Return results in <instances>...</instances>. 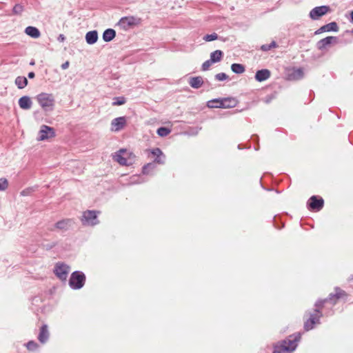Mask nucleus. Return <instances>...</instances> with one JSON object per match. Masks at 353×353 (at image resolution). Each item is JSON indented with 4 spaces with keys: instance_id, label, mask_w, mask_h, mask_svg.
I'll use <instances>...</instances> for the list:
<instances>
[{
    "instance_id": "1",
    "label": "nucleus",
    "mask_w": 353,
    "mask_h": 353,
    "mask_svg": "<svg viewBox=\"0 0 353 353\" xmlns=\"http://www.w3.org/2000/svg\"><path fill=\"white\" fill-rule=\"evenodd\" d=\"M301 339L299 333L290 336L285 340L277 343L274 346L273 353H292L297 347L298 342Z\"/></svg>"
},
{
    "instance_id": "2",
    "label": "nucleus",
    "mask_w": 353,
    "mask_h": 353,
    "mask_svg": "<svg viewBox=\"0 0 353 353\" xmlns=\"http://www.w3.org/2000/svg\"><path fill=\"white\" fill-rule=\"evenodd\" d=\"M323 306L318 307L316 306V309L313 312H306L304 315V329L306 331H309L314 328V327L320 323V318L322 316L321 310Z\"/></svg>"
},
{
    "instance_id": "3",
    "label": "nucleus",
    "mask_w": 353,
    "mask_h": 353,
    "mask_svg": "<svg viewBox=\"0 0 353 353\" xmlns=\"http://www.w3.org/2000/svg\"><path fill=\"white\" fill-rule=\"evenodd\" d=\"M37 100L44 111H52L54 106V98L52 94L41 93L37 95Z\"/></svg>"
},
{
    "instance_id": "4",
    "label": "nucleus",
    "mask_w": 353,
    "mask_h": 353,
    "mask_svg": "<svg viewBox=\"0 0 353 353\" xmlns=\"http://www.w3.org/2000/svg\"><path fill=\"white\" fill-rule=\"evenodd\" d=\"M85 282V275L80 271H74L72 273L69 279V285L73 290H79L83 288Z\"/></svg>"
},
{
    "instance_id": "5",
    "label": "nucleus",
    "mask_w": 353,
    "mask_h": 353,
    "mask_svg": "<svg viewBox=\"0 0 353 353\" xmlns=\"http://www.w3.org/2000/svg\"><path fill=\"white\" fill-rule=\"evenodd\" d=\"M347 297L346 292L340 289L336 288L334 290V293H331L329 295V297L324 300L318 301L315 305V306L320 307L323 306L324 303L330 301L332 304H335L339 299H344Z\"/></svg>"
},
{
    "instance_id": "6",
    "label": "nucleus",
    "mask_w": 353,
    "mask_h": 353,
    "mask_svg": "<svg viewBox=\"0 0 353 353\" xmlns=\"http://www.w3.org/2000/svg\"><path fill=\"white\" fill-rule=\"evenodd\" d=\"M70 270L69 265L64 263L58 262L54 265V273L61 281H65L67 280Z\"/></svg>"
},
{
    "instance_id": "7",
    "label": "nucleus",
    "mask_w": 353,
    "mask_h": 353,
    "mask_svg": "<svg viewBox=\"0 0 353 353\" xmlns=\"http://www.w3.org/2000/svg\"><path fill=\"white\" fill-rule=\"evenodd\" d=\"M235 105V101L231 98H225L222 99H214L208 102L210 108H228Z\"/></svg>"
},
{
    "instance_id": "8",
    "label": "nucleus",
    "mask_w": 353,
    "mask_h": 353,
    "mask_svg": "<svg viewBox=\"0 0 353 353\" xmlns=\"http://www.w3.org/2000/svg\"><path fill=\"white\" fill-rule=\"evenodd\" d=\"M99 212L95 210H87L83 212L81 221L85 225H95L99 223L97 214Z\"/></svg>"
},
{
    "instance_id": "9",
    "label": "nucleus",
    "mask_w": 353,
    "mask_h": 353,
    "mask_svg": "<svg viewBox=\"0 0 353 353\" xmlns=\"http://www.w3.org/2000/svg\"><path fill=\"white\" fill-rule=\"evenodd\" d=\"M140 23V19L133 16L122 17L118 25L120 26L123 29L126 30L130 27L138 25Z\"/></svg>"
},
{
    "instance_id": "10",
    "label": "nucleus",
    "mask_w": 353,
    "mask_h": 353,
    "mask_svg": "<svg viewBox=\"0 0 353 353\" xmlns=\"http://www.w3.org/2000/svg\"><path fill=\"white\" fill-rule=\"evenodd\" d=\"M308 206L311 210L320 211L324 205V201L321 197L312 196L308 201Z\"/></svg>"
},
{
    "instance_id": "11",
    "label": "nucleus",
    "mask_w": 353,
    "mask_h": 353,
    "mask_svg": "<svg viewBox=\"0 0 353 353\" xmlns=\"http://www.w3.org/2000/svg\"><path fill=\"white\" fill-rule=\"evenodd\" d=\"M55 136L54 130L53 128L43 125L39 132V138L40 141H43Z\"/></svg>"
},
{
    "instance_id": "12",
    "label": "nucleus",
    "mask_w": 353,
    "mask_h": 353,
    "mask_svg": "<svg viewBox=\"0 0 353 353\" xmlns=\"http://www.w3.org/2000/svg\"><path fill=\"white\" fill-rule=\"evenodd\" d=\"M330 11V8L327 6H319L313 8L310 12V17L312 19H318Z\"/></svg>"
},
{
    "instance_id": "13",
    "label": "nucleus",
    "mask_w": 353,
    "mask_h": 353,
    "mask_svg": "<svg viewBox=\"0 0 353 353\" xmlns=\"http://www.w3.org/2000/svg\"><path fill=\"white\" fill-rule=\"evenodd\" d=\"M126 124L125 117H121L113 119L111 122L112 131L118 132L122 130Z\"/></svg>"
},
{
    "instance_id": "14",
    "label": "nucleus",
    "mask_w": 353,
    "mask_h": 353,
    "mask_svg": "<svg viewBox=\"0 0 353 353\" xmlns=\"http://www.w3.org/2000/svg\"><path fill=\"white\" fill-rule=\"evenodd\" d=\"M303 77V71L302 69L291 68L287 71V79L290 81L301 79Z\"/></svg>"
},
{
    "instance_id": "15",
    "label": "nucleus",
    "mask_w": 353,
    "mask_h": 353,
    "mask_svg": "<svg viewBox=\"0 0 353 353\" xmlns=\"http://www.w3.org/2000/svg\"><path fill=\"white\" fill-rule=\"evenodd\" d=\"M127 154L126 150L121 149L114 156L113 159L115 161L118 162L120 165H128V160L125 157Z\"/></svg>"
},
{
    "instance_id": "16",
    "label": "nucleus",
    "mask_w": 353,
    "mask_h": 353,
    "mask_svg": "<svg viewBox=\"0 0 353 353\" xmlns=\"http://www.w3.org/2000/svg\"><path fill=\"white\" fill-rule=\"evenodd\" d=\"M72 223L73 221L72 219H63L57 222L54 224V228L59 230L66 231L70 228Z\"/></svg>"
},
{
    "instance_id": "17",
    "label": "nucleus",
    "mask_w": 353,
    "mask_h": 353,
    "mask_svg": "<svg viewBox=\"0 0 353 353\" xmlns=\"http://www.w3.org/2000/svg\"><path fill=\"white\" fill-rule=\"evenodd\" d=\"M337 38L336 37H327L324 39H321L317 43V48L319 50L325 49L327 46L332 43L336 42Z\"/></svg>"
},
{
    "instance_id": "18",
    "label": "nucleus",
    "mask_w": 353,
    "mask_h": 353,
    "mask_svg": "<svg viewBox=\"0 0 353 353\" xmlns=\"http://www.w3.org/2000/svg\"><path fill=\"white\" fill-rule=\"evenodd\" d=\"M339 30V27L336 22H331L325 26H321L317 31H316L315 34H319L324 32H330L334 31L336 32Z\"/></svg>"
},
{
    "instance_id": "19",
    "label": "nucleus",
    "mask_w": 353,
    "mask_h": 353,
    "mask_svg": "<svg viewBox=\"0 0 353 353\" xmlns=\"http://www.w3.org/2000/svg\"><path fill=\"white\" fill-rule=\"evenodd\" d=\"M49 338V332L46 325H42L38 336V339L41 343H45Z\"/></svg>"
},
{
    "instance_id": "20",
    "label": "nucleus",
    "mask_w": 353,
    "mask_h": 353,
    "mask_svg": "<svg viewBox=\"0 0 353 353\" xmlns=\"http://www.w3.org/2000/svg\"><path fill=\"white\" fill-rule=\"evenodd\" d=\"M32 101L28 96H23L19 100V105L21 109L29 110L32 106Z\"/></svg>"
},
{
    "instance_id": "21",
    "label": "nucleus",
    "mask_w": 353,
    "mask_h": 353,
    "mask_svg": "<svg viewBox=\"0 0 353 353\" xmlns=\"http://www.w3.org/2000/svg\"><path fill=\"white\" fill-rule=\"evenodd\" d=\"M98 40V33L97 30L90 31L85 34V41L87 43L92 45Z\"/></svg>"
},
{
    "instance_id": "22",
    "label": "nucleus",
    "mask_w": 353,
    "mask_h": 353,
    "mask_svg": "<svg viewBox=\"0 0 353 353\" xmlns=\"http://www.w3.org/2000/svg\"><path fill=\"white\" fill-rule=\"evenodd\" d=\"M203 80L201 77H194L189 79V84L193 88L198 89L201 87Z\"/></svg>"
},
{
    "instance_id": "23",
    "label": "nucleus",
    "mask_w": 353,
    "mask_h": 353,
    "mask_svg": "<svg viewBox=\"0 0 353 353\" xmlns=\"http://www.w3.org/2000/svg\"><path fill=\"white\" fill-rule=\"evenodd\" d=\"M223 57V52L220 50H216L210 54V62L213 63L219 62Z\"/></svg>"
},
{
    "instance_id": "24",
    "label": "nucleus",
    "mask_w": 353,
    "mask_h": 353,
    "mask_svg": "<svg viewBox=\"0 0 353 353\" xmlns=\"http://www.w3.org/2000/svg\"><path fill=\"white\" fill-rule=\"evenodd\" d=\"M25 32L30 37L37 39L40 37V32L38 28L33 26H28L26 28Z\"/></svg>"
},
{
    "instance_id": "25",
    "label": "nucleus",
    "mask_w": 353,
    "mask_h": 353,
    "mask_svg": "<svg viewBox=\"0 0 353 353\" xmlns=\"http://www.w3.org/2000/svg\"><path fill=\"white\" fill-rule=\"evenodd\" d=\"M116 36V32L114 30L109 28L105 30L103 33V39L109 42L111 41Z\"/></svg>"
},
{
    "instance_id": "26",
    "label": "nucleus",
    "mask_w": 353,
    "mask_h": 353,
    "mask_svg": "<svg viewBox=\"0 0 353 353\" xmlns=\"http://www.w3.org/2000/svg\"><path fill=\"white\" fill-rule=\"evenodd\" d=\"M28 81L25 77H17L15 79V84L19 89L24 88L28 85Z\"/></svg>"
},
{
    "instance_id": "27",
    "label": "nucleus",
    "mask_w": 353,
    "mask_h": 353,
    "mask_svg": "<svg viewBox=\"0 0 353 353\" xmlns=\"http://www.w3.org/2000/svg\"><path fill=\"white\" fill-rule=\"evenodd\" d=\"M231 70L236 74H242L245 72V67L240 63H233L231 65Z\"/></svg>"
},
{
    "instance_id": "28",
    "label": "nucleus",
    "mask_w": 353,
    "mask_h": 353,
    "mask_svg": "<svg viewBox=\"0 0 353 353\" xmlns=\"http://www.w3.org/2000/svg\"><path fill=\"white\" fill-rule=\"evenodd\" d=\"M157 132V134L160 137H166L171 132V130L168 128L161 127L158 128Z\"/></svg>"
},
{
    "instance_id": "29",
    "label": "nucleus",
    "mask_w": 353,
    "mask_h": 353,
    "mask_svg": "<svg viewBox=\"0 0 353 353\" xmlns=\"http://www.w3.org/2000/svg\"><path fill=\"white\" fill-rule=\"evenodd\" d=\"M155 168L154 163H150L146 165H145L143 167L142 172L143 174H148L150 172V170H154Z\"/></svg>"
},
{
    "instance_id": "30",
    "label": "nucleus",
    "mask_w": 353,
    "mask_h": 353,
    "mask_svg": "<svg viewBox=\"0 0 353 353\" xmlns=\"http://www.w3.org/2000/svg\"><path fill=\"white\" fill-rule=\"evenodd\" d=\"M255 79L256 81L260 82L265 81V69H261L257 71L255 74Z\"/></svg>"
},
{
    "instance_id": "31",
    "label": "nucleus",
    "mask_w": 353,
    "mask_h": 353,
    "mask_svg": "<svg viewBox=\"0 0 353 353\" xmlns=\"http://www.w3.org/2000/svg\"><path fill=\"white\" fill-rule=\"evenodd\" d=\"M112 105H121L125 103V99L123 97H114L113 99Z\"/></svg>"
},
{
    "instance_id": "32",
    "label": "nucleus",
    "mask_w": 353,
    "mask_h": 353,
    "mask_svg": "<svg viewBox=\"0 0 353 353\" xmlns=\"http://www.w3.org/2000/svg\"><path fill=\"white\" fill-rule=\"evenodd\" d=\"M151 154L154 157H162L163 159H165V155L163 154L162 151L159 148H156L152 149L151 150Z\"/></svg>"
},
{
    "instance_id": "33",
    "label": "nucleus",
    "mask_w": 353,
    "mask_h": 353,
    "mask_svg": "<svg viewBox=\"0 0 353 353\" xmlns=\"http://www.w3.org/2000/svg\"><path fill=\"white\" fill-rule=\"evenodd\" d=\"M23 10V6L21 4H16L12 10V12L15 14H21Z\"/></svg>"
},
{
    "instance_id": "34",
    "label": "nucleus",
    "mask_w": 353,
    "mask_h": 353,
    "mask_svg": "<svg viewBox=\"0 0 353 353\" xmlns=\"http://www.w3.org/2000/svg\"><path fill=\"white\" fill-rule=\"evenodd\" d=\"M8 186V180L5 178L0 179V191L5 190Z\"/></svg>"
},
{
    "instance_id": "35",
    "label": "nucleus",
    "mask_w": 353,
    "mask_h": 353,
    "mask_svg": "<svg viewBox=\"0 0 353 353\" xmlns=\"http://www.w3.org/2000/svg\"><path fill=\"white\" fill-rule=\"evenodd\" d=\"M217 38H218V34L216 33H212V34H206L203 37V39L205 41H212L217 39Z\"/></svg>"
},
{
    "instance_id": "36",
    "label": "nucleus",
    "mask_w": 353,
    "mask_h": 353,
    "mask_svg": "<svg viewBox=\"0 0 353 353\" xmlns=\"http://www.w3.org/2000/svg\"><path fill=\"white\" fill-rule=\"evenodd\" d=\"M26 347H27L28 350L34 351L37 348L38 345L34 341H30L26 344Z\"/></svg>"
},
{
    "instance_id": "37",
    "label": "nucleus",
    "mask_w": 353,
    "mask_h": 353,
    "mask_svg": "<svg viewBox=\"0 0 353 353\" xmlns=\"http://www.w3.org/2000/svg\"><path fill=\"white\" fill-rule=\"evenodd\" d=\"M228 78V76L224 72L218 73L215 75V79L218 81H224Z\"/></svg>"
},
{
    "instance_id": "38",
    "label": "nucleus",
    "mask_w": 353,
    "mask_h": 353,
    "mask_svg": "<svg viewBox=\"0 0 353 353\" xmlns=\"http://www.w3.org/2000/svg\"><path fill=\"white\" fill-rule=\"evenodd\" d=\"M57 245L56 243L52 242V243H42L41 246L43 249L46 250H50L52 249L55 245Z\"/></svg>"
},
{
    "instance_id": "39",
    "label": "nucleus",
    "mask_w": 353,
    "mask_h": 353,
    "mask_svg": "<svg viewBox=\"0 0 353 353\" xmlns=\"http://www.w3.org/2000/svg\"><path fill=\"white\" fill-rule=\"evenodd\" d=\"M213 63L212 62H210V60H207L205 61L203 64H202V70L205 71L209 69V68L210 67V65L212 64Z\"/></svg>"
},
{
    "instance_id": "40",
    "label": "nucleus",
    "mask_w": 353,
    "mask_h": 353,
    "mask_svg": "<svg viewBox=\"0 0 353 353\" xmlns=\"http://www.w3.org/2000/svg\"><path fill=\"white\" fill-rule=\"evenodd\" d=\"M154 162L159 164H164L165 163V159H163L162 157H156L154 159Z\"/></svg>"
},
{
    "instance_id": "41",
    "label": "nucleus",
    "mask_w": 353,
    "mask_h": 353,
    "mask_svg": "<svg viewBox=\"0 0 353 353\" xmlns=\"http://www.w3.org/2000/svg\"><path fill=\"white\" fill-rule=\"evenodd\" d=\"M32 191H33V189L32 188H28V189H26V190H23L21 192V194L23 195V196H27Z\"/></svg>"
},
{
    "instance_id": "42",
    "label": "nucleus",
    "mask_w": 353,
    "mask_h": 353,
    "mask_svg": "<svg viewBox=\"0 0 353 353\" xmlns=\"http://www.w3.org/2000/svg\"><path fill=\"white\" fill-rule=\"evenodd\" d=\"M277 47V45L275 41H272L270 44L268 45V47H266V50H270L273 48Z\"/></svg>"
},
{
    "instance_id": "43",
    "label": "nucleus",
    "mask_w": 353,
    "mask_h": 353,
    "mask_svg": "<svg viewBox=\"0 0 353 353\" xmlns=\"http://www.w3.org/2000/svg\"><path fill=\"white\" fill-rule=\"evenodd\" d=\"M69 65H70V63H69V61H65V63H63L61 65V68H62L63 70H66V69H68V68Z\"/></svg>"
},
{
    "instance_id": "44",
    "label": "nucleus",
    "mask_w": 353,
    "mask_h": 353,
    "mask_svg": "<svg viewBox=\"0 0 353 353\" xmlns=\"http://www.w3.org/2000/svg\"><path fill=\"white\" fill-rule=\"evenodd\" d=\"M57 40L59 42H63L65 40V37L63 34H61L59 35Z\"/></svg>"
},
{
    "instance_id": "45",
    "label": "nucleus",
    "mask_w": 353,
    "mask_h": 353,
    "mask_svg": "<svg viewBox=\"0 0 353 353\" xmlns=\"http://www.w3.org/2000/svg\"><path fill=\"white\" fill-rule=\"evenodd\" d=\"M34 76H35V74H34V72H30L28 73V78H30V79H33V78L34 77Z\"/></svg>"
},
{
    "instance_id": "46",
    "label": "nucleus",
    "mask_w": 353,
    "mask_h": 353,
    "mask_svg": "<svg viewBox=\"0 0 353 353\" xmlns=\"http://www.w3.org/2000/svg\"><path fill=\"white\" fill-rule=\"evenodd\" d=\"M270 76V72L266 69V79Z\"/></svg>"
},
{
    "instance_id": "47",
    "label": "nucleus",
    "mask_w": 353,
    "mask_h": 353,
    "mask_svg": "<svg viewBox=\"0 0 353 353\" xmlns=\"http://www.w3.org/2000/svg\"><path fill=\"white\" fill-rule=\"evenodd\" d=\"M261 49L262 50L265 51V45H262L261 47Z\"/></svg>"
},
{
    "instance_id": "48",
    "label": "nucleus",
    "mask_w": 353,
    "mask_h": 353,
    "mask_svg": "<svg viewBox=\"0 0 353 353\" xmlns=\"http://www.w3.org/2000/svg\"><path fill=\"white\" fill-rule=\"evenodd\" d=\"M350 16H351V19L353 21V11L351 12Z\"/></svg>"
},
{
    "instance_id": "49",
    "label": "nucleus",
    "mask_w": 353,
    "mask_h": 353,
    "mask_svg": "<svg viewBox=\"0 0 353 353\" xmlns=\"http://www.w3.org/2000/svg\"><path fill=\"white\" fill-rule=\"evenodd\" d=\"M30 64L31 65H34V61H32L30 63Z\"/></svg>"
},
{
    "instance_id": "50",
    "label": "nucleus",
    "mask_w": 353,
    "mask_h": 353,
    "mask_svg": "<svg viewBox=\"0 0 353 353\" xmlns=\"http://www.w3.org/2000/svg\"><path fill=\"white\" fill-rule=\"evenodd\" d=\"M261 185L262 188H264L263 184L262 183V178L261 179Z\"/></svg>"
},
{
    "instance_id": "51",
    "label": "nucleus",
    "mask_w": 353,
    "mask_h": 353,
    "mask_svg": "<svg viewBox=\"0 0 353 353\" xmlns=\"http://www.w3.org/2000/svg\"><path fill=\"white\" fill-rule=\"evenodd\" d=\"M49 230L54 231V228H49Z\"/></svg>"
}]
</instances>
